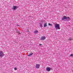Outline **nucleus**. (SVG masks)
Segmentation results:
<instances>
[{
	"mask_svg": "<svg viewBox=\"0 0 73 73\" xmlns=\"http://www.w3.org/2000/svg\"><path fill=\"white\" fill-rule=\"evenodd\" d=\"M55 25V27L56 29L57 30L58 29H60V24H57L56 23H53Z\"/></svg>",
	"mask_w": 73,
	"mask_h": 73,
	"instance_id": "obj_1",
	"label": "nucleus"
},
{
	"mask_svg": "<svg viewBox=\"0 0 73 73\" xmlns=\"http://www.w3.org/2000/svg\"><path fill=\"white\" fill-rule=\"evenodd\" d=\"M62 20H67V21L70 20V18L69 17H67L66 16H64L63 18H62Z\"/></svg>",
	"mask_w": 73,
	"mask_h": 73,
	"instance_id": "obj_2",
	"label": "nucleus"
},
{
	"mask_svg": "<svg viewBox=\"0 0 73 73\" xmlns=\"http://www.w3.org/2000/svg\"><path fill=\"white\" fill-rule=\"evenodd\" d=\"M4 56H5V54L3 53V51H0V57L2 58V57Z\"/></svg>",
	"mask_w": 73,
	"mask_h": 73,
	"instance_id": "obj_3",
	"label": "nucleus"
},
{
	"mask_svg": "<svg viewBox=\"0 0 73 73\" xmlns=\"http://www.w3.org/2000/svg\"><path fill=\"white\" fill-rule=\"evenodd\" d=\"M45 38H46V37L44 36H43L41 37L40 39L41 40H45Z\"/></svg>",
	"mask_w": 73,
	"mask_h": 73,
	"instance_id": "obj_4",
	"label": "nucleus"
},
{
	"mask_svg": "<svg viewBox=\"0 0 73 73\" xmlns=\"http://www.w3.org/2000/svg\"><path fill=\"white\" fill-rule=\"evenodd\" d=\"M50 69H52V68H46V70L48 72H49Z\"/></svg>",
	"mask_w": 73,
	"mask_h": 73,
	"instance_id": "obj_5",
	"label": "nucleus"
},
{
	"mask_svg": "<svg viewBox=\"0 0 73 73\" xmlns=\"http://www.w3.org/2000/svg\"><path fill=\"white\" fill-rule=\"evenodd\" d=\"M40 65L39 64H36V66H35L36 68H37V69H38V68H39L40 67Z\"/></svg>",
	"mask_w": 73,
	"mask_h": 73,
	"instance_id": "obj_6",
	"label": "nucleus"
},
{
	"mask_svg": "<svg viewBox=\"0 0 73 73\" xmlns=\"http://www.w3.org/2000/svg\"><path fill=\"white\" fill-rule=\"evenodd\" d=\"M17 8V6H13V10H16Z\"/></svg>",
	"mask_w": 73,
	"mask_h": 73,
	"instance_id": "obj_7",
	"label": "nucleus"
},
{
	"mask_svg": "<svg viewBox=\"0 0 73 73\" xmlns=\"http://www.w3.org/2000/svg\"><path fill=\"white\" fill-rule=\"evenodd\" d=\"M39 25H40V27H41V28H42V27H43L42 26V23H39Z\"/></svg>",
	"mask_w": 73,
	"mask_h": 73,
	"instance_id": "obj_8",
	"label": "nucleus"
},
{
	"mask_svg": "<svg viewBox=\"0 0 73 73\" xmlns=\"http://www.w3.org/2000/svg\"><path fill=\"white\" fill-rule=\"evenodd\" d=\"M44 27H47V23H45L44 24Z\"/></svg>",
	"mask_w": 73,
	"mask_h": 73,
	"instance_id": "obj_9",
	"label": "nucleus"
},
{
	"mask_svg": "<svg viewBox=\"0 0 73 73\" xmlns=\"http://www.w3.org/2000/svg\"><path fill=\"white\" fill-rule=\"evenodd\" d=\"M33 54V53L31 52L28 55V56H32Z\"/></svg>",
	"mask_w": 73,
	"mask_h": 73,
	"instance_id": "obj_10",
	"label": "nucleus"
},
{
	"mask_svg": "<svg viewBox=\"0 0 73 73\" xmlns=\"http://www.w3.org/2000/svg\"><path fill=\"white\" fill-rule=\"evenodd\" d=\"M72 38L71 37H70L68 39V40L70 41H72Z\"/></svg>",
	"mask_w": 73,
	"mask_h": 73,
	"instance_id": "obj_11",
	"label": "nucleus"
},
{
	"mask_svg": "<svg viewBox=\"0 0 73 73\" xmlns=\"http://www.w3.org/2000/svg\"><path fill=\"white\" fill-rule=\"evenodd\" d=\"M38 31H34V33H38Z\"/></svg>",
	"mask_w": 73,
	"mask_h": 73,
	"instance_id": "obj_12",
	"label": "nucleus"
},
{
	"mask_svg": "<svg viewBox=\"0 0 73 73\" xmlns=\"http://www.w3.org/2000/svg\"><path fill=\"white\" fill-rule=\"evenodd\" d=\"M48 25L49 26H52V24H51L50 23H48Z\"/></svg>",
	"mask_w": 73,
	"mask_h": 73,
	"instance_id": "obj_13",
	"label": "nucleus"
},
{
	"mask_svg": "<svg viewBox=\"0 0 73 73\" xmlns=\"http://www.w3.org/2000/svg\"><path fill=\"white\" fill-rule=\"evenodd\" d=\"M17 68H16V67H15L14 68V70H17Z\"/></svg>",
	"mask_w": 73,
	"mask_h": 73,
	"instance_id": "obj_14",
	"label": "nucleus"
},
{
	"mask_svg": "<svg viewBox=\"0 0 73 73\" xmlns=\"http://www.w3.org/2000/svg\"><path fill=\"white\" fill-rule=\"evenodd\" d=\"M70 56H73V54H71L70 55Z\"/></svg>",
	"mask_w": 73,
	"mask_h": 73,
	"instance_id": "obj_15",
	"label": "nucleus"
},
{
	"mask_svg": "<svg viewBox=\"0 0 73 73\" xmlns=\"http://www.w3.org/2000/svg\"><path fill=\"white\" fill-rule=\"evenodd\" d=\"M18 33H19V35H20V34H21V33H20L19 31H18Z\"/></svg>",
	"mask_w": 73,
	"mask_h": 73,
	"instance_id": "obj_16",
	"label": "nucleus"
},
{
	"mask_svg": "<svg viewBox=\"0 0 73 73\" xmlns=\"http://www.w3.org/2000/svg\"><path fill=\"white\" fill-rule=\"evenodd\" d=\"M42 44H39V45H40V46H41V45H42Z\"/></svg>",
	"mask_w": 73,
	"mask_h": 73,
	"instance_id": "obj_17",
	"label": "nucleus"
},
{
	"mask_svg": "<svg viewBox=\"0 0 73 73\" xmlns=\"http://www.w3.org/2000/svg\"><path fill=\"white\" fill-rule=\"evenodd\" d=\"M27 32H29V31H27Z\"/></svg>",
	"mask_w": 73,
	"mask_h": 73,
	"instance_id": "obj_18",
	"label": "nucleus"
},
{
	"mask_svg": "<svg viewBox=\"0 0 73 73\" xmlns=\"http://www.w3.org/2000/svg\"><path fill=\"white\" fill-rule=\"evenodd\" d=\"M72 72H73V70H72Z\"/></svg>",
	"mask_w": 73,
	"mask_h": 73,
	"instance_id": "obj_19",
	"label": "nucleus"
},
{
	"mask_svg": "<svg viewBox=\"0 0 73 73\" xmlns=\"http://www.w3.org/2000/svg\"><path fill=\"white\" fill-rule=\"evenodd\" d=\"M42 22H43V21H42Z\"/></svg>",
	"mask_w": 73,
	"mask_h": 73,
	"instance_id": "obj_20",
	"label": "nucleus"
},
{
	"mask_svg": "<svg viewBox=\"0 0 73 73\" xmlns=\"http://www.w3.org/2000/svg\"><path fill=\"white\" fill-rule=\"evenodd\" d=\"M17 26H19L18 25H17Z\"/></svg>",
	"mask_w": 73,
	"mask_h": 73,
	"instance_id": "obj_21",
	"label": "nucleus"
},
{
	"mask_svg": "<svg viewBox=\"0 0 73 73\" xmlns=\"http://www.w3.org/2000/svg\"><path fill=\"white\" fill-rule=\"evenodd\" d=\"M17 31H18L17 30Z\"/></svg>",
	"mask_w": 73,
	"mask_h": 73,
	"instance_id": "obj_22",
	"label": "nucleus"
}]
</instances>
